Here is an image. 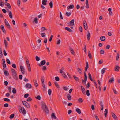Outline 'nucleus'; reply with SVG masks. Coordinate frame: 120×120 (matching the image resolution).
Masks as SVG:
<instances>
[{
	"label": "nucleus",
	"instance_id": "64",
	"mask_svg": "<svg viewBox=\"0 0 120 120\" xmlns=\"http://www.w3.org/2000/svg\"><path fill=\"white\" fill-rule=\"evenodd\" d=\"M4 106L5 107H8V103H5L4 105Z\"/></svg>",
	"mask_w": 120,
	"mask_h": 120
},
{
	"label": "nucleus",
	"instance_id": "50",
	"mask_svg": "<svg viewBox=\"0 0 120 120\" xmlns=\"http://www.w3.org/2000/svg\"><path fill=\"white\" fill-rule=\"evenodd\" d=\"M4 101L8 102H9L10 101V99L7 98H4Z\"/></svg>",
	"mask_w": 120,
	"mask_h": 120
},
{
	"label": "nucleus",
	"instance_id": "17",
	"mask_svg": "<svg viewBox=\"0 0 120 120\" xmlns=\"http://www.w3.org/2000/svg\"><path fill=\"white\" fill-rule=\"evenodd\" d=\"M65 28L66 30L68 31L69 32H73V31L69 28L68 27H65Z\"/></svg>",
	"mask_w": 120,
	"mask_h": 120
},
{
	"label": "nucleus",
	"instance_id": "40",
	"mask_svg": "<svg viewBox=\"0 0 120 120\" xmlns=\"http://www.w3.org/2000/svg\"><path fill=\"white\" fill-rule=\"evenodd\" d=\"M4 74L5 75L8 76L9 74L8 72L7 71H5L4 72Z\"/></svg>",
	"mask_w": 120,
	"mask_h": 120
},
{
	"label": "nucleus",
	"instance_id": "52",
	"mask_svg": "<svg viewBox=\"0 0 120 120\" xmlns=\"http://www.w3.org/2000/svg\"><path fill=\"white\" fill-rule=\"evenodd\" d=\"M32 100V98H31L30 97H29L27 100V101H31Z\"/></svg>",
	"mask_w": 120,
	"mask_h": 120
},
{
	"label": "nucleus",
	"instance_id": "62",
	"mask_svg": "<svg viewBox=\"0 0 120 120\" xmlns=\"http://www.w3.org/2000/svg\"><path fill=\"white\" fill-rule=\"evenodd\" d=\"M4 85L5 86H7L8 84V82L7 81H5L4 82Z\"/></svg>",
	"mask_w": 120,
	"mask_h": 120
},
{
	"label": "nucleus",
	"instance_id": "3",
	"mask_svg": "<svg viewBox=\"0 0 120 120\" xmlns=\"http://www.w3.org/2000/svg\"><path fill=\"white\" fill-rule=\"evenodd\" d=\"M86 65L85 68V71L84 72V80L85 82L86 81L87 79V76L86 75V72L87 71V69L89 68V65L87 62L86 63Z\"/></svg>",
	"mask_w": 120,
	"mask_h": 120
},
{
	"label": "nucleus",
	"instance_id": "26",
	"mask_svg": "<svg viewBox=\"0 0 120 120\" xmlns=\"http://www.w3.org/2000/svg\"><path fill=\"white\" fill-rule=\"evenodd\" d=\"M74 7V5H70L67 8L68 9H73Z\"/></svg>",
	"mask_w": 120,
	"mask_h": 120
},
{
	"label": "nucleus",
	"instance_id": "38",
	"mask_svg": "<svg viewBox=\"0 0 120 120\" xmlns=\"http://www.w3.org/2000/svg\"><path fill=\"white\" fill-rule=\"evenodd\" d=\"M112 117L114 119H116L117 117L116 116V115L115 114H114L112 112Z\"/></svg>",
	"mask_w": 120,
	"mask_h": 120
},
{
	"label": "nucleus",
	"instance_id": "13",
	"mask_svg": "<svg viewBox=\"0 0 120 120\" xmlns=\"http://www.w3.org/2000/svg\"><path fill=\"white\" fill-rule=\"evenodd\" d=\"M25 87L26 88H31L32 87V86L30 84L27 83L25 85Z\"/></svg>",
	"mask_w": 120,
	"mask_h": 120
},
{
	"label": "nucleus",
	"instance_id": "57",
	"mask_svg": "<svg viewBox=\"0 0 120 120\" xmlns=\"http://www.w3.org/2000/svg\"><path fill=\"white\" fill-rule=\"evenodd\" d=\"M20 0H17V5L18 6H20Z\"/></svg>",
	"mask_w": 120,
	"mask_h": 120
},
{
	"label": "nucleus",
	"instance_id": "29",
	"mask_svg": "<svg viewBox=\"0 0 120 120\" xmlns=\"http://www.w3.org/2000/svg\"><path fill=\"white\" fill-rule=\"evenodd\" d=\"M85 3L86 6V8H89V4L88 0H86Z\"/></svg>",
	"mask_w": 120,
	"mask_h": 120
},
{
	"label": "nucleus",
	"instance_id": "56",
	"mask_svg": "<svg viewBox=\"0 0 120 120\" xmlns=\"http://www.w3.org/2000/svg\"><path fill=\"white\" fill-rule=\"evenodd\" d=\"M55 80L56 81H58L59 80V77L58 76L56 77L55 78Z\"/></svg>",
	"mask_w": 120,
	"mask_h": 120
},
{
	"label": "nucleus",
	"instance_id": "42",
	"mask_svg": "<svg viewBox=\"0 0 120 120\" xmlns=\"http://www.w3.org/2000/svg\"><path fill=\"white\" fill-rule=\"evenodd\" d=\"M34 21L36 24H37L38 23V19L37 17H35L34 18Z\"/></svg>",
	"mask_w": 120,
	"mask_h": 120
},
{
	"label": "nucleus",
	"instance_id": "12",
	"mask_svg": "<svg viewBox=\"0 0 120 120\" xmlns=\"http://www.w3.org/2000/svg\"><path fill=\"white\" fill-rule=\"evenodd\" d=\"M0 28L4 33H6V30L4 28V26L3 25H1L0 26Z\"/></svg>",
	"mask_w": 120,
	"mask_h": 120
},
{
	"label": "nucleus",
	"instance_id": "48",
	"mask_svg": "<svg viewBox=\"0 0 120 120\" xmlns=\"http://www.w3.org/2000/svg\"><path fill=\"white\" fill-rule=\"evenodd\" d=\"M86 94L87 96H89L90 95V94L89 91V90H87L86 91Z\"/></svg>",
	"mask_w": 120,
	"mask_h": 120
},
{
	"label": "nucleus",
	"instance_id": "20",
	"mask_svg": "<svg viewBox=\"0 0 120 120\" xmlns=\"http://www.w3.org/2000/svg\"><path fill=\"white\" fill-rule=\"evenodd\" d=\"M27 66L28 71L29 72H30L31 71V68L30 64H27Z\"/></svg>",
	"mask_w": 120,
	"mask_h": 120
},
{
	"label": "nucleus",
	"instance_id": "5",
	"mask_svg": "<svg viewBox=\"0 0 120 120\" xmlns=\"http://www.w3.org/2000/svg\"><path fill=\"white\" fill-rule=\"evenodd\" d=\"M22 102L23 105L26 107L28 108H30V105L26 101H22Z\"/></svg>",
	"mask_w": 120,
	"mask_h": 120
},
{
	"label": "nucleus",
	"instance_id": "1",
	"mask_svg": "<svg viewBox=\"0 0 120 120\" xmlns=\"http://www.w3.org/2000/svg\"><path fill=\"white\" fill-rule=\"evenodd\" d=\"M41 103L42 104L41 106L43 111L46 113V114H48L49 110L47 105L44 102H42Z\"/></svg>",
	"mask_w": 120,
	"mask_h": 120
},
{
	"label": "nucleus",
	"instance_id": "15",
	"mask_svg": "<svg viewBox=\"0 0 120 120\" xmlns=\"http://www.w3.org/2000/svg\"><path fill=\"white\" fill-rule=\"evenodd\" d=\"M68 24H70L71 26H73L74 25V20L73 19L69 23H68Z\"/></svg>",
	"mask_w": 120,
	"mask_h": 120
},
{
	"label": "nucleus",
	"instance_id": "6",
	"mask_svg": "<svg viewBox=\"0 0 120 120\" xmlns=\"http://www.w3.org/2000/svg\"><path fill=\"white\" fill-rule=\"evenodd\" d=\"M4 22L5 25L8 27L10 29L11 27L8 21L6 19H5L4 21Z\"/></svg>",
	"mask_w": 120,
	"mask_h": 120
},
{
	"label": "nucleus",
	"instance_id": "37",
	"mask_svg": "<svg viewBox=\"0 0 120 120\" xmlns=\"http://www.w3.org/2000/svg\"><path fill=\"white\" fill-rule=\"evenodd\" d=\"M40 34L42 37H45L46 34L45 33H42Z\"/></svg>",
	"mask_w": 120,
	"mask_h": 120
},
{
	"label": "nucleus",
	"instance_id": "46",
	"mask_svg": "<svg viewBox=\"0 0 120 120\" xmlns=\"http://www.w3.org/2000/svg\"><path fill=\"white\" fill-rule=\"evenodd\" d=\"M41 32H42L43 31L45 30H46V29L45 28V27H42L41 28Z\"/></svg>",
	"mask_w": 120,
	"mask_h": 120
},
{
	"label": "nucleus",
	"instance_id": "31",
	"mask_svg": "<svg viewBox=\"0 0 120 120\" xmlns=\"http://www.w3.org/2000/svg\"><path fill=\"white\" fill-rule=\"evenodd\" d=\"M8 10L9 11V17L10 18H12V14L11 12V11H9V10Z\"/></svg>",
	"mask_w": 120,
	"mask_h": 120
},
{
	"label": "nucleus",
	"instance_id": "2",
	"mask_svg": "<svg viewBox=\"0 0 120 120\" xmlns=\"http://www.w3.org/2000/svg\"><path fill=\"white\" fill-rule=\"evenodd\" d=\"M11 72L13 78L15 80H17L18 79V77L15 70L13 68H12L11 69Z\"/></svg>",
	"mask_w": 120,
	"mask_h": 120
},
{
	"label": "nucleus",
	"instance_id": "18",
	"mask_svg": "<svg viewBox=\"0 0 120 120\" xmlns=\"http://www.w3.org/2000/svg\"><path fill=\"white\" fill-rule=\"evenodd\" d=\"M47 1V0H43L42 1V3L43 5H47V4L46 3Z\"/></svg>",
	"mask_w": 120,
	"mask_h": 120
},
{
	"label": "nucleus",
	"instance_id": "51",
	"mask_svg": "<svg viewBox=\"0 0 120 120\" xmlns=\"http://www.w3.org/2000/svg\"><path fill=\"white\" fill-rule=\"evenodd\" d=\"M12 67L14 68H16V66L15 64H12Z\"/></svg>",
	"mask_w": 120,
	"mask_h": 120
},
{
	"label": "nucleus",
	"instance_id": "9",
	"mask_svg": "<svg viewBox=\"0 0 120 120\" xmlns=\"http://www.w3.org/2000/svg\"><path fill=\"white\" fill-rule=\"evenodd\" d=\"M41 63L38 64V65L39 66H41V65H43L45 64L46 63L45 60H44L41 61Z\"/></svg>",
	"mask_w": 120,
	"mask_h": 120
},
{
	"label": "nucleus",
	"instance_id": "39",
	"mask_svg": "<svg viewBox=\"0 0 120 120\" xmlns=\"http://www.w3.org/2000/svg\"><path fill=\"white\" fill-rule=\"evenodd\" d=\"M54 84H55V86H56L57 88H59V85H58L57 82H56L55 81L54 82Z\"/></svg>",
	"mask_w": 120,
	"mask_h": 120
},
{
	"label": "nucleus",
	"instance_id": "36",
	"mask_svg": "<svg viewBox=\"0 0 120 120\" xmlns=\"http://www.w3.org/2000/svg\"><path fill=\"white\" fill-rule=\"evenodd\" d=\"M107 69L106 68H104L101 70L102 74H103L105 72V70Z\"/></svg>",
	"mask_w": 120,
	"mask_h": 120
},
{
	"label": "nucleus",
	"instance_id": "32",
	"mask_svg": "<svg viewBox=\"0 0 120 120\" xmlns=\"http://www.w3.org/2000/svg\"><path fill=\"white\" fill-rule=\"evenodd\" d=\"M4 42L5 44V45L6 47H7L8 45V43L7 41L4 39Z\"/></svg>",
	"mask_w": 120,
	"mask_h": 120
},
{
	"label": "nucleus",
	"instance_id": "54",
	"mask_svg": "<svg viewBox=\"0 0 120 120\" xmlns=\"http://www.w3.org/2000/svg\"><path fill=\"white\" fill-rule=\"evenodd\" d=\"M71 15V13H68L67 12H66L65 14V15L68 16H69Z\"/></svg>",
	"mask_w": 120,
	"mask_h": 120
},
{
	"label": "nucleus",
	"instance_id": "11",
	"mask_svg": "<svg viewBox=\"0 0 120 120\" xmlns=\"http://www.w3.org/2000/svg\"><path fill=\"white\" fill-rule=\"evenodd\" d=\"M2 60L3 62L2 64L3 66V68L4 69L6 68V65L5 64V60L4 59H3Z\"/></svg>",
	"mask_w": 120,
	"mask_h": 120
},
{
	"label": "nucleus",
	"instance_id": "63",
	"mask_svg": "<svg viewBox=\"0 0 120 120\" xmlns=\"http://www.w3.org/2000/svg\"><path fill=\"white\" fill-rule=\"evenodd\" d=\"M53 37V35H51V37H50L49 39V41L50 42H51V41L52 39V38Z\"/></svg>",
	"mask_w": 120,
	"mask_h": 120
},
{
	"label": "nucleus",
	"instance_id": "23",
	"mask_svg": "<svg viewBox=\"0 0 120 120\" xmlns=\"http://www.w3.org/2000/svg\"><path fill=\"white\" fill-rule=\"evenodd\" d=\"M90 34L89 31L88 32V34L87 35V38L88 40H89L90 39Z\"/></svg>",
	"mask_w": 120,
	"mask_h": 120
},
{
	"label": "nucleus",
	"instance_id": "7",
	"mask_svg": "<svg viewBox=\"0 0 120 120\" xmlns=\"http://www.w3.org/2000/svg\"><path fill=\"white\" fill-rule=\"evenodd\" d=\"M20 68L21 69V72L23 74H24L25 73L24 69L23 66L22 65H20Z\"/></svg>",
	"mask_w": 120,
	"mask_h": 120
},
{
	"label": "nucleus",
	"instance_id": "53",
	"mask_svg": "<svg viewBox=\"0 0 120 120\" xmlns=\"http://www.w3.org/2000/svg\"><path fill=\"white\" fill-rule=\"evenodd\" d=\"M35 98L39 100H40L41 99V97L39 95H38L37 97H35Z\"/></svg>",
	"mask_w": 120,
	"mask_h": 120
},
{
	"label": "nucleus",
	"instance_id": "27",
	"mask_svg": "<svg viewBox=\"0 0 120 120\" xmlns=\"http://www.w3.org/2000/svg\"><path fill=\"white\" fill-rule=\"evenodd\" d=\"M108 112V110L107 109H105V111L104 115L105 117H106L107 114Z\"/></svg>",
	"mask_w": 120,
	"mask_h": 120
},
{
	"label": "nucleus",
	"instance_id": "55",
	"mask_svg": "<svg viewBox=\"0 0 120 120\" xmlns=\"http://www.w3.org/2000/svg\"><path fill=\"white\" fill-rule=\"evenodd\" d=\"M29 94L28 93L24 95V97L25 98H26L28 97Z\"/></svg>",
	"mask_w": 120,
	"mask_h": 120
},
{
	"label": "nucleus",
	"instance_id": "59",
	"mask_svg": "<svg viewBox=\"0 0 120 120\" xmlns=\"http://www.w3.org/2000/svg\"><path fill=\"white\" fill-rule=\"evenodd\" d=\"M36 59V60L37 61H39L40 60V58L38 57V56H36L35 57Z\"/></svg>",
	"mask_w": 120,
	"mask_h": 120
},
{
	"label": "nucleus",
	"instance_id": "16",
	"mask_svg": "<svg viewBox=\"0 0 120 120\" xmlns=\"http://www.w3.org/2000/svg\"><path fill=\"white\" fill-rule=\"evenodd\" d=\"M81 88L82 93L83 94H85L86 92L85 89L82 86H81Z\"/></svg>",
	"mask_w": 120,
	"mask_h": 120
},
{
	"label": "nucleus",
	"instance_id": "45",
	"mask_svg": "<svg viewBox=\"0 0 120 120\" xmlns=\"http://www.w3.org/2000/svg\"><path fill=\"white\" fill-rule=\"evenodd\" d=\"M14 114H12L10 115V116L9 117V118L10 119H12L14 118Z\"/></svg>",
	"mask_w": 120,
	"mask_h": 120
},
{
	"label": "nucleus",
	"instance_id": "22",
	"mask_svg": "<svg viewBox=\"0 0 120 120\" xmlns=\"http://www.w3.org/2000/svg\"><path fill=\"white\" fill-rule=\"evenodd\" d=\"M100 39L101 41H104L105 39V36H101L100 38Z\"/></svg>",
	"mask_w": 120,
	"mask_h": 120
},
{
	"label": "nucleus",
	"instance_id": "14",
	"mask_svg": "<svg viewBox=\"0 0 120 120\" xmlns=\"http://www.w3.org/2000/svg\"><path fill=\"white\" fill-rule=\"evenodd\" d=\"M120 68L119 66H116L114 68V70L115 71H119Z\"/></svg>",
	"mask_w": 120,
	"mask_h": 120
},
{
	"label": "nucleus",
	"instance_id": "34",
	"mask_svg": "<svg viewBox=\"0 0 120 120\" xmlns=\"http://www.w3.org/2000/svg\"><path fill=\"white\" fill-rule=\"evenodd\" d=\"M108 11L109 12V13L110 15H112V13L111 11V8H109L108 9Z\"/></svg>",
	"mask_w": 120,
	"mask_h": 120
},
{
	"label": "nucleus",
	"instance_id": "19",
	"mask_svg": "<svg viewBox=\"0 0 120 120\" xmlns=\"http://www.w3.org/2000/svg\"><path fill=\"white\" fill-rule=\"evenodd\" d=\"M51 117L53 119H56L57 118L55 116V114L54 113H52L51 115Z\"/></svg>",
	"mask_w": 120,
	"mask_h": 120
},
{
	"label": "nucleus",
	"instance_id": "49",
	"mask_svg": "<svg viewBox=\"0 0 120 120\" xmlns=\"http://www.w3.org/2000/svg\"><path fill=\"white\" fill-rule=\"evenodd\" d=\"M78 101L79 102L82 103L83 102V100L81 98H80L78 99Z\"/></svg>",
	"mask_w": 120,
	"mask_h": 120
},
{
	"label": "nucleus",
	"instance_id": "47",
	"mask_svg": "<svg viewBox=\"0 0 120 120\" xmlns=\"http://www.w3.org/2000/svg\"><path fill=\"white\" fill-rule=\"evenodd\" d=\"M62 75L65 78H67V76L65 74V73L64 72H63V74H62Z\"/></svg>",
	"mask_w": 120,
	"mask_h": 120
},
{
	"label": "nucleus",
	"instance_id": "8",
	"mask_svg": "<svg viewBox=\"0 0 120 120\" xmlns=\"http://www.w3.org/2000/svg\"><path fill=\"white\" fill-rule=\"evenodd\" d=\"M83 26L85 29L86 30L87 28V25L86 22L85 21H84L83 22Z\"/></svg>",
	"mask_w": 120,
	"mask_h": 120
},
{
	"label": "nucleus",
	"instance_id": "10",
	"mask_svg": "<svg viewBox=\"0 0 120 120\" xmlns=\"http://www.w3.org/2000/svg\"><path fill=\"white\" fill-rule=\"evenodd\" d=\"M5 5L8 7L9 9H11V6L9 3L6 2L5 3Z\"/></svg>",
	"mask_w": 120,
	"mask_h": 120
},
{
	"label": "nucleus",
	"instance_id": "21",
	"mask_svg": "<svg viewBox=\"0 0 120 120\" xmlns=\"http://www.w3.org/2000/svg\"><path fill=\"white\" fill-rule=\"evenodd\" d=\"M33 82L35 86L36 87H37L38 86V83L36 80H34Z\"/></svg>",
	"mask_w": 120,
	"mask_h": 120
},
{
	"label": "nucleus",
	"instance_id": "60",
	"mask_svg": "<svg viewBox=\"0 0 120 120\" xmlns=\"http://www.w3.org/2000/svg\"><path fill=\"white\" fill-rule=\"evenodd\" d=\"M76 118V117H71L69 119V120H74L75 118Z\"/></svg>",
	"mask_w": 120,
	"mask_h": 120
},
{
	"label": "nucleus",
	"instance_id": "24",
	"mask_svg": "<svg viewBox=\"0 0 120 120\" xmlns=\"http://www.w3.org/2000/svg\"><path fill=\"white\" fill-rule=\"evenodd\" d=\"M69 50L71 52L72 54H74L75 53V52L73 49L71 48H70Z\"/></svg>",
	"mask_w": 120,
	"mask_h": 120
},
{
	"label": "nucleus",
	"instance_id": "61",
	"mask_svg": "<svg viewBox=\"0 0 120 120\" xmlns=\"http://www.w3.org/2000/svg\"><path fill=\"white\" fill-rule=\"evenodd\" d=\"M104 53V51L103 50H101L100 51V54H103Z\"/></svg>",
	"mask_w": 120,
	"mask_h": 120
},
{
	"label": "nucleus",
	"instance_id": "44",
	"mask_svg": "<svg viewBox=\"0 0 120 120\" xmlns=\"http://www.w3.org/2000/svg\"><path fill=\"white\" fill-rule=\"evenodd\" d=\"M16 92V90L14 88H13L12 92L13 94H15Z\"/></svg>",
	"mask_w": 120,
	"mask_h": 120
},
{
	"label": "nucleus",
	"instance_id": "58",
	"mask_svg": "<svg viewBox=\"0 0 120 120\" xmlns=\"http://www.w3.org/2000/svg\"><path fill=\"white\" fill-rule=\"evenodd\" d=\"M6 62H7V63L9 64H10L11 62L9 60V59H6Z\"/></svg>",
	"mask_w": 120,
	"mask_h": 120
},
{
	"label": "nucleus",
	"instance_id": "43",
	"mask_svg": "<svg viewBox=\"0 0 120 120\" xmlns=\"http://www.w3.org/2000/svg\"><path fill=\"white\" fill-rule=\"evenodd\" d=\"M52 91L51 89H49L48 90V94L49 95H50L51 94Z\"/></svg>",
	"mask_w": 120,
	"mask_h": 120
},
{
	"label": "nucleus",
	"instance_id": "28",
	"mask_svg": "<svg viewBox=\"0 0 120 120\" xmlns=\"http://www.w3.org/2000/svg\"><path fill=\"white\" fill-rule=\"evenodd\" d=\"M68 99L69 100H71V97L70 95L69 94H68L67 96Z\"/></svg>",
	"mask_w": 120,
	"mask_h": 120
},
{
	"label": "nucleus",
	"instance_id": "35",
	"mask_svg": "<svg viewBox=\"0 0 120 120\" xmlns=\"http://www.w3.org/2000/svg\"><path fill=\"white\" fill-rule=\"evenodd\" d=\"M88 56L89 58H90V59H91L92 58V56L91 55V53H90V51H89L88 52Z\"/></svg>",
	"mask_w": 120,
	"mask_h": 120
},
{
	"label": "nucleus",
	"instance_id": "25",
	"mask_svg": "<svg viewBox=\"0 0 120 120\" xmlns=\"http://www.w3.org/2000/svg\"><path fill=\"white\" fill-rule=\"evenodd\" d=\"M76 111L79 114H80L81 113V112L80 110L78 108H77L76 109Z\"/></svg>",
	"mask_w": 120,
	"mask_h": 120
},
{
	"label": "nucleus",
	"instance_id": "4",
	"mask_svg": "<svg viewBox=\"0 0 120 120\" xmlns=\"http://www.w3.org/2000/svg\"><path fill=\"white\" fill-rule=\"evenodd\" d=\"M19 112L20 113L22 112L23 114H26V111L25 110V109L23 107H22L20 109L19 108H21L20 106H19Z\"/></svg>",
	"mask_w": 120,
	"mask_h": 120
},
{
	"label": "nucleus",
	"instance_id": "33",
	"mask_svg": "<svg viewBox=\"0 0 120 120\" xmlns=\"http://www.w3.org/2000/svg\"><path fill=\"white\" fill-rule=\"evenodd\" d=\"M73 77L74 78V79L75 80H76L77 81H79V79L77 77H76V76L75 75H74Z\"/></svg>",
	"mask_w": 120,
	"mask_h": 120
},
{
	"label": "nucleus",
	"instance_id": "41",
	"mask_svg": "<svg viewBox=\"0 0 120 120\" xmlns=\"http://www.w3.org/2000/svg\"><path fill=\"white\" fill-rule=\"evenodd\" d=\"M50 8H52L53 7V3L52 1H51L49 3Z\"/></svg>",
	"mask_w": 120,
	"mask_h": 120
},
{
	"label": "nucleus",
	"instance_id": "30",
	"mask_svg": "<svg viewBox=\"0 0 120 120\" xmlns=\"http://www.w3.org/2000/svg\"><path fill=\"white\" fill-rule=\"evenodd\" d=\"M114 81V78L113 77H112L109 80V81L110 83H111L112 82Z\"/></svg>",
	"mask_w": 120,
	"mask_h": 120
}]
</instances>
